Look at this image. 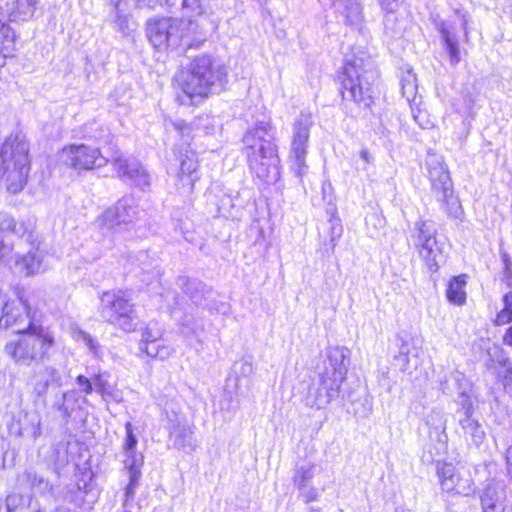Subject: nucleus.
Instances as JSON below:
<instances>
[{
  "label": "nucleus",
  "mask_w": 512,
  "mask_h": 512,
  "mask_svg": "<svg viewBox=\"0 0 512 512\" xmlns=\"http://www.w3.org/2000/svg\"><path fill=\"white\" fill-rule=\"evenodd\" d=\"M275 131L270 122L260 121L243 136V152L250 170L265 183L280 178V159L277 154Z\"/></svg>",
  "instance_id": "obj_1"
},
{
  "label": "nucleus",
  "mask_w": 512,
  "mask_h": 512,
  "mask_svg": "<svg viewBox=\"0 0 512 512\" xmlns=\"http://www.w3.org/2000/svg\"><path fill=\"white\" fill-rule=\"evenodd\" d=\"M18 297L26 310L27 320L13 327L19 337L5 345V352L16 364L30 366L48 356L54 345V337L47 328L36 323L35 314L31 315L27 301L19 294Z\"/></svg>",
  "instance_id": "obj_2"
},
{
  "label": "nucleus",
  "mask_w": 512,
  "mask_h": 512,
  "mask_svg": "<svg viewBox=\"0 0 512 512\" xmlns=\"http://www.w3.org/2000/svg\"><path fill=\"white\" fill-rule=\"evenodd\" d=\"M225 76V69L211 56L199 55L176 77L182 92L177 94V100L182 105H197L213 93Z\"/></svg>",
  "instance_id": "obj_3"
},
{
  "label": "nucleus",
  "mask_w": 512,
  "mask_h": 512,
  "mask_svg": "<svg viewBox=\"0 0 512 512\" xmlns=\"http://www.w3.org/2000/svg\"><path fill=\"white\" fill-rule=\"evenodd\" d=\"M30 170L29 144L26 136L17 132L7 137L0 148V184L10 193L20 192Z\"/></svg>",
  "instance_id": "obj_4"
},
{
  "label": "nucleus",
  "mask_w": 512,
  "mask_h": 512,
  "mask_svg": "<svg viewBox=\"0 0 512 512\" xmlns=\"http://www.w3.org/2000/svg\"><path fill=\"white\" fill-rule=\"evenodd\" d=\"M377 77L374 63L355 57L347 61L342 72V98L358 106L368 108L372 103L371 85Z\"/></svg>",
  "instance_id": "obj_5"
},
{
  "label": "nucleus",
  "mask_w": 512,
  "mask_h": 512,
  "mask_svg": "<svg viewBox=\"0 0 512 512\" xmlns=\"http://www.w3.org/2000/svg\"><path fill=\"white\" fill-rule=\"evenodd\" d=\"M98 313L105 322L124 332H133L137 328L135 305L126 292H104L100 297Z\"/></svg>",
  "instance_id": "obj_6"
},
{
  "label": "nucleus",
  "mask_w": 512,
  "mask_h": 512,
  "mask_svg": "<svg viewBox=\"0 0 512 512\" xmlns=\"http://www.w3.org/2000/svg\"><path fill=\"white\" fill-rule=\"evenodd\" d=\"M427 165L432 190L436 194L437 200L441 202L442 209L448 217L461 219L463 209L458 197L454 195L448 170L435 155L428 158Z\"/></svg>",
  "instance_id": "obj_7"
},
{
  "label": "nucleus",
  "mask_w": 512,
  "mask_h": 512,
  "mask_svg": "<svg viewBox=\"0 0 512 512\" xmlns=\"http://www.w3.org/2000/svg\"><path fill=\"white\" fill-rule=\"evenodd\" d=\"M139 206L132 196H124L105 210L96 220L102 233H120L129 230L139 217Z\"/></svg>",
  "instance_id": "obj_8"
},
{
  "label": "nucleus",
  "mask_w": 512,
  "mask_h": 512,
  "mask_svg": "<svg viewBox=\"0 0 512 512\" xmlns=\"http://www.w3.org/2000/svg\"><path fill=\"white\" fill-rule=\"evenodd\" d=\"M436 237L437 228L433 221L425 220L415 224L412 236L414 246L431 272H436L444 259L442 246Z\"/></svg>",
  "instance_id": "obj_9"
},
{
  "label": "nucleus",
  "mask_w": 512,
  "mask_h": 512,
  "mask_svg": "<svg viewBox=\"0 0 512 512\" xmlns=\"http://www.w3.org/2000/svg\"><path fill=\"white\" fill-rule=\"evenodd\" d=\"M313 126V117L309 112H301L292 125L291 148L289 158L292 161L291 169L298 177H303L308 170L306 155L310 128Z\"/></svg>",
  "instance_id": "obj_10"
},
{
  "label": "nucleus",
  "mask_w": 512,
  "mask_h": 512,
  "mask_svg": "<svg viewBox=\"0 0 512 512\" xmlns=\"http://www.w3.org/2000/svg\"><path fill=\"white\" fill-rule=\"evenodd\" d=\"M125 431L126 437L122 445V453L124 468L127 470L129 476V483L125 487V499L123 504L128 505V502L134 499L136 489L139 486L144 457L136 450L138 439L134 434V427L131 422L125 424Z\"/></svg>",
  "instance_id": "obj_11"
},
{
  "label": "nucleus",
  "mask_w": 512,
  "mask_h": 512,
  "mask_svg": "<svg viewBox=\"0 0 512 512\" xmlns=\"http://www.w3.org/2000/svg\"><path fill=\"white\" fill-rule=\"evenodd\" d=\"M298 392L304 405L311 409L320 410L336 399L340 392V385L337 381L331 380L328 376L319 373L317 382L302 381L299 384Z\"/></svg>",
  "instance_id": "obj_12"
},
{
  "label": "nucleus",
  "mask_w": 512,
  "mask_h": 512,
  "mask_svg": "<svg viewBox=\"0 0 512 512\" xmlns=\"http://www.w3.org/2000/svg\"><path fill=\"white\" fill-rule=\"evenodd\" d=\"M181 26L182 22L177 18L150 19L146 23V36L155 49L163 50L180 43L183 37Z\"/></svg>",
  "instance_id": "obj_13"
},
{
  "label": "nucleus",
  "mask_w": 512,
  "mask_h": 512,
  "mask_svg": "<svg viewBox=\"0 0 512 512\" xmlns=\"http://www.w3.org/2000/svg\"><path fill=\"white\" fill-rule=\"evenodd\" d=\"M438 476L444 492L469 496L475 491L471 474L457 469L453 464L444 463L438 468Z\"/></svg>",
  "instance_id": "obj_14"
},
{
  "label": "nucleus",
  "mask_w": 512,
  "mask_h": 512,
  "mask_svg": "<svg viewBox=\"0 0 512 512\" xmlns=\"http://www.w3.org/2000/svg\"><path fill=\"white\" fill-rule=\"evenodd\" d=\"M62 159L67 165L77 170L100 168L108 161L98 148L84 144L72 145L63 149Z\"/></svg>",
  "instance_id": "obj_15"
},
{
  "label": "nucleus",
  "mask_w": 512,
  "mask_h": 512,
  "mask_svg": "<svg viewBox=\"0 0 512 512\" xmlns=\"http://www.w3.org/2000/svg\"><path fill=\"white\" fill-rule=\"evenodd\" d=\"M179 169L177 172V186L183 193H191L196 181L199 180L198 159L189 147L177 148L175 151Z\"/></svg>",
  "instance_id": "obj_16"
},
{
  "label": "nucleus",
  "mask_w": 512,
  "mask_h": 512,
  "mask_svg": "<svg viewBox=\"0 0 512 512\" xmlns=\"http://www.w3.org/2000/svg\"><path fill=\"white\" fill-rule=\"evenodd\" d=\"M113 166L118 177L123 181L140 188L149 185V175L135 158L118 155L113 159Z\"/></svg>",
  "instance_id": "obj_17"
},
{
  "label": "nucleus",
  "mask_w": 512,
  "mask_h": 512,
  "mask_svg": "<svg viewBox=\"0 0 512 512\" xmlns=\"http://www.w3.org/2000/svg\"><path fill=\"white\" fill-rule=\"evenodd\" d=\"M349 357L350 351L347 348L338 346L328 348L322 375L337 381V384L341 386L348 371Z\"/></svg>",
  "instance_id": "obj_18"
},
{
  "label": "nucleus",
  "mask_w": 512,
  "mask_h": 512,
  "mask_svg": "<svg viewBox=\"0 0 512 512\" xmlns=\"http://www.w3.org/2000/svg\"><path fill=\"white\" fill-rule=\"evenodd\" d=\"M32 393L36 400H44L49 389H58L62 385L60 372L53 366H41L34 370L30 380Z\"/></svg>",
  "instance_id": "obj_19"
},
{
  "label": "nucleus",
  "mask_w": 512,
  "mask_h": 512,
  "mask_svg": "<svg viewBox=\"0 0 512 512\" xmlns=\"http://www.w3.org/2000/svg\"><path fill=\"white\" fill-rule=\"evenodd\" d=\"M483 512H512V507L506 505L505 484L502 481L491 480L480 494Z\"/></svg>",
  "instance_id": "obj_20"
},
{
  "label": "nucleus",
  "mask_w": 512,
  "mask_h": 512,
  "mask_svg": "<svg viewBox=\"0 0 512 512\" xmlns=\"http://www.w3.org/2000/svg\"><path fill=\"white\" fill-rule=\"evenodd\" d=\"M9 431L17 437L36 439L41 435V416L37 411H21L13 419Z\"/></svg>",
  "instance_id": "obj_21"
},
{
  "label": "nucleus",
  "mask_w": 512,
  "mask_h": 512,
  "mask_svg": "<svg viewBox=\"0 0 512 512\" xmlns=\"http://www.w3.org/2000/svg\"><path fill=\"white\" fill-rule=\"evenodd\" d=\"M177 286L196 307L212 308L208 302L212 295V289L202 281L180 276L177 279Z\"/></svg>",
  "instance_id": "obj_22"
},
{
  "label": "nucleus",
  "mask_w": 512,
  "mask_h": 512,
  "mask_svg": "<svg viewBox=\"0 0 512 512\" xmlns=\"http://www.w3.org/2000/svg\"><path fill=\"white\" fill-rule=\"evenodd\" d=\"M39 0H11L1 6L9 22H26L33 18Z\"/></svg>",
  "instance_id": "obj_23"
},
{
  "label": "nucleus",
  "mask_w": 512,
  "mask_h": 512,
  "mask_svg": "<svg viewBox=\"0 0 512 512\" xmlns=\"http://www.w3.org/2000/svg\"><path fill=\"white\" fill-rule=\"evenodd\" d=\"M333 8L346 25L360 29L363 23L362 6L357 0H333Z\"/></svg>",
  "instance_id": "obj_24"
},
{
  "label": "nucleus",
  "mask_w": 512,
  "mask_h": 512,
  "mask_svg": "<svg viewBox=\"0 0 512 512\" xmlns=\"http://www.w3.org/2000/svg\"><path fill=\"white\" fill-rule=\"evenodd\" d=\"M464 418L460 419V425L464 431L465 439L471 445L479 447L485 440L486 433L478 420L472 417V405H463Z\"/></svg>",
  "instance_id": "obj_25"
},
{
  "label": "nucleus",
  "mask_w": 512,
  "mask_h": 512,
  "mask_svg": "<svg viewBox=\"0 0 512 512\" xmlns=\"http://www.w3.org/2000/svg\"><path fill=\"white\" fill-rule=\"evenodd\" d=\"M24 307V305L22 304ZM27 320L26 310L23 312L11 307L9 297L0 289V328L8 329L25 323Z\"/></svg>",
  "instance_id": "obj_26"
},
{
  "label": "nucleus",
  "mask_w": 512,
  "mask_h": 512,
  "mask_svg": "<svg viewBox=\"0 0 512 512\" xmlns=\"http://www.w3.org/2000/svg\"><path fill=\"white\" fill-rule=\"evenodd\" d=\"M77 400L78 395L76 390H69L66 392L58 390L53 396L50 409L53 412L58 413L63 420L67 421L75 409Z\"/></svg>",
  "instance_id": "obj_27"
},
{
  "label": "nucleus",
  "mask_w": 512,
  "mask_h": 512,
  "mask_svg": "<svg viewBox=\"0 0 512 512\" xmlns=\"http://www.w3.org/2000/svg\"><path fill=\"white\" fill-rule=\"evenodd\" d=\"M426 424L429 427L430 438L438 443L444 444L447 440L444 413L439 410H432L426 416Z\"/></svg>",
  "instance_id": "obj_28"
},
{
  "label": "nucleus",
  "mask_w": 512,
  "mask_h": 512,
  "mask_svg": "<svg viewBox=\"0 0 512 512\" xmlns=\"http://www.w3.org/2000/svg\"><path fill=\"white\" fill-rule=\"evenodd\" d=\"M16 268L23 276H32L43 271L42 257L38 251L28 252L16 261Z\"/></svg>",
  "instance_id": "obj_29"
},
{
  "label": "nucleus",
  "mask_w": 512,
  "mask_h": 512,
  "mask_svg": "<svg viewBox=\"0 0 512 512\" xmlns=\"http://www.w3.org/2000/svg\"><path fill=\"white\" fill-rule=\"evenodd\" d=\"M18 482L22 486H27L38 493H47L52 490V486L47 479L37 474L33 469H26L18 476Z\"/></svg>",
  "instance_id": "obj_30"
},
{
  "label": "nucleus",
  "mask_w": 512,
  "mask_h": 512,
  "mask_svg": "<svg viewBox=\"0 0 512 512\" xmlns=\"http://www.w3.org/2000/svg\"><path fill=\"white\" fill-rule=\"evenodd\" d=\"M172 421L177 422L170 429V437L174 445L178 448L192 447L194 441L190 427L185 423H181L177 415H175V420Z\"/></svg>",
  "instance_id": "obj_31"
},
{
  "label": "nucleus",
  "mask_w": 512,
  "mask_h": 512,
  "mask_svg": "<svg viewBox=\"0 0 512 512\" xmlns=\"http://www.w3.org/2000/svg\"><path fill=\"white\" fill-rule=\"evenodd\" d=\"M466 276L460 275L450 280L446 295L451 303L462 305L466 300Z\"/></svg>",
  "instance_id": "obj_32"
},
{
  "label": "nucleus",
  "mask_w": 512,
  "mask_h": 512,
  "mask_svg": "<svg viewBox=\"0 0 512 512\" xmlns=\"http://www.w3.org/2000/svg\"><path fill=\"white\" fill-rule=\"evenodd\" d=\"M94 385V390L101 394L104 401H121V393L108 382L105 378V374L98 373L94 375Z\"/></svg>",
  "instance_id": "obj_33"
},
{
  "label": "nucleus",
  "mask_w": 512,
  "mask_h": 512,
  "mask_svg": "<svg viewBox=\"0 0 512 512\" xmlns=\"http://www.w3.org/2000/svg\"><path fill=\"white\" fill-rule=\"evenodd\" d=\"M441 36L449 53L451 64H458L460 62V52L458 47V40L456 39L455 35L448 28L443 26L441 28Z\"/></svg>",
  "instance_id": "obj_34"
},
{
  "label": "nucleus",
  "mask_w": 512,
  "mask_h": 512,
  "mask_svg": "<svg viewBox=\"0 0 512 512\" xmlns=\"http://www.w3.org/2000/svg\"><path fill=\"white\" fill-rule=\"evenodd\" d=\"M140 350L147 356L160 360L167 359L172 353V349L161 341L141 345Z\"/></svg>",
  "instance_id": "obj_35"
},
{
  "label": "nucleus",
  "mask_w": 512,
  "mask_h": 512,
  "mask_svg": "<svg viewBox=\"0 0 512 512\" xmlns=\"http://www.w3.org/2000/svg\"><path fill=\"white\" fill-rule=\"evenodd\" d=\"M401 90L403 96L408 100L411 101L415 98V95L417 93V78L415 73L408 69L405 72H403L401 76Z\"/></svg>",
  "instance_id": "obj_36"
},
{
  "label": "nucleus",
  "mask_w": 512,
  "mask_h": 512,
  "mask_svg": "<svg viewBox=\"0 0 512 512\" xmlns=\"http://www.w3.org/2000/svg\"><path fill=\"white\" fill-rule=\"evenodd\" d=\"M28 499H32V497H25L18 493H12L8 495L5 500L6 511L24 512L28 505Z\"/></svg>",
  "instance_id": "obj_37"
},
{
  "label": "nucleus",
  "mask_w": 512,
  "mask_h": 512,
  "mask_svg": "<svg viewBox=\"0 0 512 512\" xmlns=\"http://www.w3.org/2000/svg\"><path fill=\"white\" fill-rule=\"evenodd\" d=\"M512 322V292L503 296V308L496 315L495 324L498 326Z\"/></svg>",
  "instance_id": "obj_38"
},
{
  "label": "nucleus",
  "mask_w": 512,
  "mask_h": 512,
  "mask_svg": "<svg viewBox=\"0 0 512 512\" xmlns=\"http://www.w3.org/2000/svg\"><path fill=\"white\" fill-rule=\"evenodd\" d=\"M315 469V464H307L297 467L293 476L294 485L311 483L315 476Z\"/></svg>",
  "instance_id": "obj_39"
},
{
  "label": "nucleus",
  "mask_w": 512,
  "mask_h": 512,
  "mask_svg": "<svg viewBox=\"0 0 512 512\" xmlns=\"http://www.w3.org/2000/svg\"><path fill=\"white\" fill-rule=\"evenodd\" d=\"M162 336L163 331L158 326V323L150 322L142 331L140 346L147 343L158 342L161 340Z\"/></svg>",
  "instance_id": "obj_40"
},
{
  "label": "nucleus",
  "mask_w": 512,
  "mask_h": 512,
  "mask_svg": "<svg viewBox=\"0 0 512 512\" xmlns=\"http://www.w3.org/2000/svg\"><path fill=\"white\" fill-rule=\"evenodd\" d=\"M299 491V497L305 502L310 503L318 500L319 492L311 483L295 485Z\"/></svg>",
  "instance_id": "obj_41"
},
{
  "label": "nucleus",
  "mask_w": 512,
  "mask_h": 512,
  "mask_svg": "<svg viewBox=\"0 0 512 512\" xmlns=\"http://www.w3.org/2000/svg\"><path fill=\"white\" fill-rule=\"evenodd\" d=\"M167 8H180L182 0H138L137 5L139 8L148 7L154 9L156 5Z\"/></svg>",
  "instance_id": "obj_42"
},
{
  "label": "nucleus",
  "mask_w": 512,
  "mask_h": 512,
  "mask_svg": "<svg viewBox=\"0 0 512 512\" xmlns=\"http://www.w3.org/2000/svg\"><path fill=\"white\" fill-rule=\"evenodd\" d=\"M201 0H182L181 10L186 15H200L203 12Z\"/></svg>",
  "instance_id": "obj_43"
},
{
  "label": "nucleus",
  "mask_w": 512,
  "mask_h": 512,
  "mask_svg": "<svg viewBox=\"0 0 512 512\" xmlns=\"http://www.w3.org/2000/svg\"><path fill=\"white\" fill-rule=\"evenodd\" d=\"M77 340L81 341L85 346H87L92 353L96 354L98 352L99 343L89 333L85 331H79L77 333Z\"/></svg>",
  "instance_id": "obj_44"
},
{
  "label": "nucleus",
  "mask_w": 512,
  "mask_h": 512,
  "mask_svg": "<svg viewBox=\"0 0 512 512\" xmlns=\"http://www.w3.org/2000/svg\"><path fill=\"white\" fill-rule=\"evenodd\" d=\"M16 229L15 219L6 212H0V231L14 233Z\"/></svg>",
  "instance_id": "obj_45"
},
{
  "label": "nucleus",
  "mask_w": 512,
  "mask_h": 512,
  "mask_svg": "<svg viewBox=\"0 0 512 512\" xmlns=\"http://www.w3.org/2000/svg\"><path fill=\"white\" fill-rule=\"evenodd\" d=\"M76 384L81 393H85L86 395L91 394L94 390V377L89 379L84 375H79L76 378Z\"/></svg>",
  "instance_id": "obj_46"
},
{
  "label": "nucleus",
  "mask_w": 512,
  "mask_h": 512,
  "mask_svg": "<svg viewBox=\"0 0 512 512\" xmlns=\"http://www.w3.org/2000/svg\"><path fill=\"white\" fill-rule=\"evenodd\" d=\"M379 3L386 13H394L400 7L401 0H379Z\"/></svg>",
  "instance_id": "obj_47"
},
{
  "label": "nucleus",
  "mask_w": 512,
  "mask_h": 512,
  "mask_svg": "<svg viewBox=\"0 0 512 512\" xmlns=\"http://www.w3.org/2000/svg\"><path fill=\"white\" fill-rule=\"evenodd\" d=\"M378 383L384 387L387 391H391L393 387V381L389 377V370L386 368V370H383L380 372L378 376Z\"/></svg>",
  "instance_id": "obj_48"
},
{
  "label": "nucleus",
  "mask_w": 512,
  "mask_h": 512,
  "mask_svg": "<svg viewBox=\"0 0 512 512\" xmlns=\"http://www.w3.org/2000/svg\"><path fill=\"white\" fill-rule=\"evenodd\" d=\"M240 366H241L240 373L243 376H248L253 372L252 363L248 360H242L240 362Z\"/></svg>",
  "instance_id": "obj_49"
},
{
  "label": "nucleus",
  "mask_w": 512,
  "mask_h": 512,
  "mask_svg": "<svg viewBox=\"0 0 512 512\" xmlns=\"http://www.w3.org/2000/svg\"><path fill=\"white\" fill-rule=\"evenodd\" d=\"M359 156L366 164H371L374 161V157L367 148H362Z\"/></svg>",
  "instance_id": "obj_50"
},
{
  "label": "nucleus",
  "mask_w": 512,
  "mask_h": 512,
  "mask_svg": "<svg viewBox=\"0 0 512 512\" xmlns=\"http://www.w3.org/2000/svg\"><path fill=\"white\" fill-rule=\"evenodd\" d=\"M24 512H42L41 507L37 501L28 499V505Z\"/></svg>",
  "instance_id": "obj_51"
},
{
  "label": "nucleus",
  "mask_w": 512,
  "mask_h": 512,
  "mask_svg": "<svg viewBox=\"0 0 512 512\" xmlns=\"http://www.w3.org/2000/svg\"><path fill=\"white\" fill-rule=\"evenodd\" d=\"M5 453H6V441L4 437L0 436V466L3 467L5 464Z\"/></svg>",
  "instance_id": "obj_52"
},
{
  "label": "nucleus",
  "mask_w": 512,
  "mask_h": 512,
  "mask_svg": "<svg viewBox=\"0 0 512 512\" xmlns=\"http://www.w3.org/2000/svg\"><path fill=\"white\" fill-rule=\"evenodd\" d=\"M506 464L507 473L512 478V445L507 449L506 452Z\"/></svg>",
  "instance_id": "obj_53"
},
{
  "label": "nucleus",
  "mask_w": 512,
  "mask_h": 512,
  "mask_svg": "<svg viewBox=\"0 0 512 512\" xmlns=\"http://www.w3.org/2000/svg\"><path fill=\"white\" fill-rule=\"evenodd\" d=\"M502 341L504 345L512 347V325L504 333Z\"/></svg>",
  "instance_id": "obj_54"
},
{
  "label": "nucleus",
  "mask_w": 512,
  "mask_h": 512,
  "mask_svg": "<svg viewBox=\"0 0 512 512\" xmlns=\"http://www.w3.org/2000/svg\"><path fill=\"white\" fill-rule=\"evenodd\" d=\"M175 129L179 130L182 132V134H184L185 131H190V128L188 127V125L186 123H184L183 121L181 122H175L173 123Z\"/></svg>",
  "instance_id": "obj_55"
},
{
  "label": "nucleus",
  "mask_w": 512,
  "mask_h": 512,
  "mask_svg": "<svg viewBox=\"0 0 512 512\" xmlns=\"http://www.w3.org/2000/svg\"><path fill=\"white\" fill-rule=\"evenodd\" d=\"M331 231H332L331 241L334 242L337 238L340 237L342 229H341V227L336 228L335 226H332Z\"/></svg>",
  "instance_id": "obj_56"
},
{
  "label": "nucleus",
  "mask_w": 512,
  "mask_h": 512,
  "mask_svg": "<svg viewBox=\"0 0 512 512\" xmlns=\"http://www.w3.org/2000/svg\"><path fill=\"white\" fill-rule=\"evenodd\" d=\"M9 248L6 246L3 242V240L0 238V260L6 255Z\"/></svg>",
  "instance_id": "obj_57"
},
{
  "label": "nucleus",
  "mask_w": 512,
  "mask_h": 512,
  "mask_svg": "<svg viewBox=\"0 0 512 512\" xmlns=\"http://www.w3.org/2000/svg\"><path fill=\"white\" fill-rule=\"evenodd\" d=\"M9 53H10V52L4 53L2 50H0V68H2L3 66H5V64H6V59H7V57L9 56Z\"/></svg>",
  "instance_id": "obj_58"
},
{
  "label": "nucleus",
  "mask_w": 512,
  "mask_h": 512,
  "mask_svg": "<svg viewBox=\"0 0 512 512\" xmlns=\"http://www.w3.org/2000/svg\"><path fill=\"white\" fill-rule=\"evenodd\" d=\"M397 359L401 360L402 362H407L408 361V356L406 354H399L397 356Z\"/></svg>",
  "instance_id": "obj_59"
},
{
  "label": "nucleus",
  "mask_w": 512,
  "mask_h": 512,
  "mask_svg": "<svg viewBox=\"0 0 512 512\" xmlns=\"http://www.w3.org/2000/svg\"><path fill=\"white\" fill-rule=\"evenodd\" d=\"M52 512H67V511L65 509H62V508H57V509H55Z\"/></svg>",
  "instance_id": "obj_60"
},
{
  "label": "nucleus",
  "mask_w": 512,
  "mask_h": 512,
  "mask_svg": "<svg viewBox=\"0 0 512 512\" xmlns=\"http://www.w3.org/2000/svg\"><path fill=\"white\" fill-rule=\"evenodd\" d=\"M4 375L0 372V386L3 384Z\"/></svg>",
  "instance_id": "obj_61"
},
{
  "label": "nucleus",
  "mask_w": 512,
  "mask_h": 512,
  "mask_svg": "<svg viewBox=\"0 0 512 512\" xmlns=\"http://www.w3.org/2000/svg\"><path fill=\"white\" fill-rule=\"evenodd\" d=\"M189 323H190V320H187L183 325L188 326V325H189Z\"/></svg>",
  "instance_id": "obj_62"
}]
</instances>
